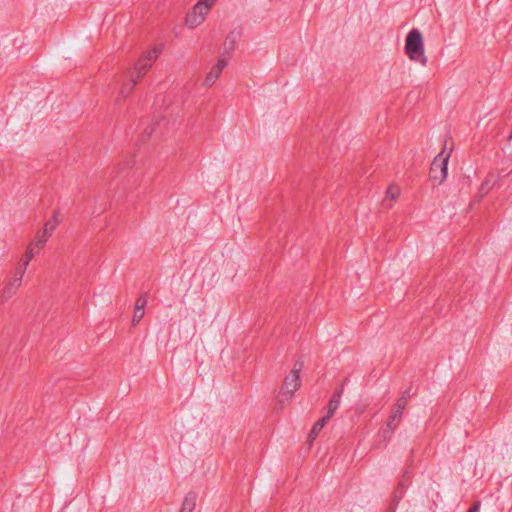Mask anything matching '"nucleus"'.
I'll use <instances>...</instances> for the list:
<instances>
[{
	"label": "nucleus",
	"instance_id": "23",
	"mask_svg": "<svg viewBox=\"0 0 512 512\" xmlns=\"http://www.w3.org/2000/svg\"><path fill=\"white\" fill-rule=\"evenodd\" d=\"M147 304V298H146V295H141L136 303H135V307H138L140 306L143 310L145 309V306Z\"/></svg>",
	"mask_w": 512,
	"mask_h": 512
},
{
	"label": "nucleus",
	"instance_id": "21",
	"mask_svg": "<svg viewBox=\"0 0 512 512\" xmlns=\"http://www.w3.org/2000/svg\"><path fill=\"white\" fill-rule=\"evenodd\" d=\"M135 161L133 159V156H129L125 159L123 165L120 167L119 175L126 169L131 168L134 165Z\"/></svg>",
	"mask_w": 512,
	"mask_h": 512
},
{
	"label": "nucleus",
	"instance_id": "17",
	"mask_svg": "<svg viewBox=\"0 0 512 512\" xmlns=\"http://www.w3.org/2000/svg\"><path fill=\"white\" fill-rule=\"evenodd\" d=\"M145 310H143L140 306L134 308V313L132 317V326H136L144 317Z\"/></svg>",
	"mask_w": 512,
	"mask_h": 512
},
{
	"label": "nucleus",
	"instance_id": "12",
	"mask_svg": "<svg viewBox=\"0 0 512 512\" xmlns=\"http://www.w3.org/2000/svg\"><path fill=\"white\" fill-rule=\"evenodd\" d=\"M329 420H330L329 416L325 415L322 418H320L317 422H315V424L313 425V427L308 435L310 443H312L316 439V437L318 436L320 431L324 428V426L326 425V423Z\"/></svg>",
	"mask_w": 512,
	"mask_h": 512
},
{
	"label": "nucleus",
	"instance_id": "1",
	"mask_svg": "<svg viewBox=\"0 0 512 512\" xmlns=\"http://www.w3.org/2000/svg\"><path fill=\"white\" fill-rule=\"evenodd\" d=\"M405 52L411 60L419 62L422 65L427 64L422 33L418 29L414 28L407 34Z\"/></svg>",
	"mask_w": 512,
	"mask_h": 512
},
{
	"label": "nucleus",
	"instance_id": "26",
	"mask_svg": "<svg viewBox=\"0 0 512 512\" xmlns=\"http://www.w3.org/2000/svg\"><path fill=\"white\" fill-rule=\"evenodd\" d=\"M413 395H414V393H412V389H411V387H410V388L406 389V390L402 393V395H401V396H402V397H405V399L408 401V399H409L411 396H413Z\"/></svg>",
	"mask_w": 512,
	"mask_h": 512
},
{
	"label": "nucleus",
	"instance_id": "13",
	"mask_svg": "<svg viewBox=\"0 0 512 512\" xmlns=\"http://www.w3.org/2000/svg\"><path fill=\"white\" fill-rule=\"evenodd\" d=\"M495 183H496V180L494 178V175L489 174L485 178V180L482 182V184L479 188V191H478L479 196L481 198L484 197L490 191V189L495 185Z\"/></svg>",
	"mask_w": 512,
	"mask_h": 512
},
{
	"label": "nucleus",
	"instance_id": "10",
	"mask_svg": "<svg viewBox=\"0 0 512 512\" xmlns=\"http://www.w3.org/2000/svg\"><path fill=\"white\" fill-rule=\"evenodd\" d=\"M342 394H343V387L337 389L334 392V394L332 395V397L329 401V404H328V411L326 414V416H329V418H331L334 415V413L336 412V410L338 409Z\"/></svg>",
	"mask_w": 512,
	"mask_h": 512
},
{
	"label": "nucleus",
	"instance_id": "6",
	"mask_svg": "<svg viewBox=\"0 0 512 512\" xmlns=\"http://www.w3.org/2000/svg\"><path fill=\"white\" fill-rule=\"evenodd\" d=\"M158 53L159 51L155 48L153 51L146 52L141 58L138 59L134 66V71L137 73V79L142 77L153 65L158 57Z\"/></svg>",
	"mask_w": 512,
	"mask_h": 512
},
{
	"label": "nucleus",
	"instance_id": "4",
	"mask_svg": "<svg viewBox=\"0 0 512 512\" xmlns=\"http://www.w3.org/2000/svg\"><path fill=\"white\" fill-rule=\"evenodd\" d=\"M211 8V3L208 1H199L194 7L192 12L188 13L185 18V24L189 28L199 26L205 19Z\"/></svg>",
	"mask_w": 512,
	"mask_h": 512
},
{
	"label": "nucleus",
	"instance_id": "11",
	"mask_svg": "<svg viewBox=\"0 0 512 512\" xmlns=\"http://www.w3.org/2000/svg\"><path fill=\"white\" fill-rule=\"evenodd\" d=\"M197 494L189 492L186 494L180 512H193L196 507Z\"/></svg>",
	"mask_w": 512,
	"mask_h": 512
},
{
	"label": "nucleus",
	"instance_id": "24",
	"mask_svg": "<svg viewBox=\"0 0 512 512\" xmlns=\"http://www.w3.org/2000/svg\"><path fill=\"white\" fill-rule=\"evenodd\" d=\"M387 196H389L391 199H396L398 197L397 189H394L393 187H389L387 189Z\"/></svg>",
	"mask_w": 512,
	"mask_h": 512
},
{
	"label": "nucleus",
	"instance_id": "8",
	"mask_svg": "<svg viewBox=\"0 0 512 512\" xmlns=\"http://www.w3.org/2000/svg\"><path fill=\"white\" fill-rule=\"evenodd\" d=\"M402 415H403V411H401L399 409H396L394 407L392 408L391 415H390L389 420H388V422L386 424V428L383 429V436H384V438H390L391 437V435L393 434V432L397 428L398 423L401 421Z\"/></svg>",
	"mask_w": 512,
	"mask_h": 512
},
{
	"label": "nucleus",
	"instance_id": "14",
	"mask_svg": "<svg viewBox=\"0 0 512 512\" xmlns=\"http://www.w3.org/2000/svg\"><path fill=\"white\" fill-rule=\"evenodd\" d=\"M221 73L218 68L213 66L204 80V85L207 87L212 86Z\"/></svg>",
	"mask_w": 512,
	"mask_h": 512
},
{
	"label": "nucleus",
	"instance_id": "19",
	"mask_svg": "<svg viewBox=\"0 0 512 512\" xmlns=\"http://www.w3.org/2000/svg\"><path fill=\"white\" fill-rule=\"evenodd\" d=\"M137 83V79H132L130 84H127L121 88L120 94L126 98L130 92L133 90L134 86Z\"/></svg>",
	"mask_w": 512,
	"mask_h": 512
},
{
	"label": "nucleus",
	"instance_id": "27",
	"mask_svg": "<svg viewBox=\"0 0 512 512\" xmlns=\"http://www.w3.org/2000/svg\"><path fill=\"white\" fill-rule=\"evenodd\" d=\"M304 366V363L302 360H297L296 363L294 364V367L293 369H299V373L301 372L302 368Z\"/></svg>",
	"mask_w": 512,
	"mask_h": 512
},
{
	"label": "nucleus",
	"instance_id": "5",
	"mask_svg": "<svg viewBox=\"0 0 512 512\" xmlns=\"http://www.w3.org/2000/svg\"><path fill=\"white\" fill-rule=\"evenodd\" d=\"M410 481H411V474L408 471V469H406L403 472L402 477H401L400 481L398 482V485L392 494V501L388 508L389 512H395L397 505L403 498L405 489L408 486V484L410 483Z\"/></svg>",
	"mask_w": 512,
	"mask_h": 512
},
{
	"label": "nucleus",
	"instance_id": "18",
	"mask_svg": "<svg viewBox=\"0 0 512 512\" xmlns=\"http://www.w3.org/2000/svg\"><path fill=\"white\" fill-rule=\"evenodd\" d=\"M231 57H232L231 54H225V52H223V54L217 61L215 67L218 68L222 72L223 69L228 65V62L231 59Z\"/></svg>",
	"mask_w": 512,
	"mask_h": 512
},
{
	"label": "nucleus",
	"instance_id": "22",
	"mask_svg": "<svg viewBox=\"0 0 512 512\" xmlns=\"http://www.w3.org/2000/svg\"><path fill=\"white\" fill-rule=\"evenodd\" d=\"M406 406H407V400L405 399V397L401 396L397 399V401L393 407L404 412Z\"/></svg>",
	"mask_w": 512,
	"mask_h": 512
},
{
	"label": "nucleus",
	"instance_id": "3",
	"mask_svg": "<svg viewBox=\"0 0 512 512\" xmlns=\"http://www.w3.org/2000/svg\"><path fill=\"white\" fill-rule=\"evenodd\" d=\"M449 154L439 153L431 163L429 176L436 184L440 185L444 182L448 174Z\"/></svg>",
	"mask_w": 512,
	"mask_h": 512
},
{
	"label": "nucleus",
	"instance_id": "20",
	"mask_svg": "<svg viewBox=\"0 0 512 512\" xmlns=\"http://www.w3.org/2000/svg\"><path fill=\"white\" fill-rule=\"evenodd\" d=\"M34 248L32 247V245H30L27 249V252H26V259L23 263V268H20L18 271H24L26 270V267L28 266L30 260L33 258L34 256V252H33Z\"/></svg>",
	"mask_w": 512,
	"mask_h": 512
},
{
	"label": "nucleus",
	"instance_id": "15",
	"mask_svg": "<svg viewBox=\"0 0 512 512\" xmlns=\"http://www.w3.org/2000/svg\"><path fill=\"white\" fill-rule=\"evenodd\" d=\"M59 224L58 219V212H54L53 217L48 220L44 225V234L49 233L50 235L52 232L56 229L57 225Z\"/></svg>",
	"mask_w": 512,
	"mask_h": 512
},
{
	"label": "nucleus",
	"instance_id": "16",
	"mask_svg": "<svg viewBox=\"0 0 512 512\" xmlns=\"http://www.w3.org/2000/svg\"><path fill=\"white\" fill-rule=\"evenodd\" d=\"M49 236H50V234L49 233L44 234V231L37 234L36 241L34 242L33 245H35V247L37 248L38 251L44 247Z\"/></svg>",
	"mask_w": 512,
	"mask_h": 512
},
{
	"label": "nucleus",
	"instance_id": "25",
	"mask_svg": "<svg viewBox=\"0 0 512 512\" xmlns=\"http://www.w3.org/2000/svg\"><path fill=\"white\" fill-rule=\"evenodd\" d=\"M480 506H481L480 501H475L469 508L468 512H479Z\"/></svg>",
	"mask_w": 512,
	"mask_h": 512
},
{
	"label": "nucleus",
	"instance_id": "7",
	"mask_svg": "<svg viewBox=\"0 0 512 512\" xmlns=\"http://www.w3.org/2000/svg\"><path fill=\"white\" fill-rule=\"evenodd\" d=\"M23 275L24 271H17L14 279L6 284L0 295L1 302L7 301L9 298L12 297V295L16 293L18 287L21 285Z\"/></svg>",
	"mask_w": 512,
	"mask_h": 512
},
{
	"label": "nucleus",
	"instance_id": "9",
	"mask_svg": "<svg viewBox=\"0 0 512 512\" xmlns=\"http://www.w3.org/2000/svg\"><path fill=\"white\" fill-rule=\"evenodd\" d=\"M240 35H241L240 30H233L227 35L225 42H224L225 54L232 55V53L235 49V43H236L237 39L240 37Z\"/></svg>",
	"mask_w": 512,
	"mask_h": 512
},
{
	"label": "nucleus",
	"instance_id": "2",
	"mask_svg": "<svg viewBox=\"0 0 512 512\" xmlns=\"http://www.w3.org/2000/svg\"><path fill=\"white\" fill-rule=\"evenodd\" d=\"M301 386L299 369H292L285 377L282 389L277 395V400L281 404H285L291 400L293 394Z\"/></svg>",
	"mask_w": 512,
	"mask_h": 512
}]
</instances>
